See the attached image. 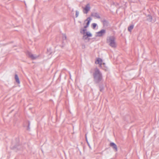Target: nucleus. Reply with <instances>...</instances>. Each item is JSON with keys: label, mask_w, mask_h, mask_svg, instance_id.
<instances>
[{"label": "nucleus", "mask_w": 159, "mask_h": 159, "mask_svg": "<svg viewBox=\"0 0 159 159\" xmlns=\"http://www.w3.org/2000/svg\"><path fill=\"white\" fill-rule=\"evenodd\" d=\"M110 146L112 147L115 151H117V148L116 145L114 143H111L110 144Z\"/></svg>", "instance_id": "obj_9"}, {"label": "nucleus", "mask_w": 159, "mask_h": 159, "mask_svg": "<svg viewBox=\"0 0 159 159\" xmlns=\"http://www.w3.org/2000/svg\"><path fill=\"white\" fill-rule=\"evenodd\" d=\"M115 39V38L114 36H109L107 38V42L111 47L115 48L116 46Z\"/></svg>", "instance_id": "obj_2"}, {"label": "nucleus", "mask_w": 159, "mask_h": 159, "mask_svg": "<svg viewBox=\"0 0 159 159\" xmlns=\"http://www.w3.org/2000/svg\"><path fill=\"white\" fill-rule=\"evenodd\" d=\"M28 54L29 56L33 60L37 58H38L39 57V56H37L35 55H34L32 54L30 52H28Z\"/></svg>", "instance_id": "obj_6"}, {"label": "nucleus", "mask_w": 159, "mask_h": 159, "mask_svg": "<svg viewBox=\"0 0 159 159\" xmlns=\"http://www.w3.org/2000/svg\"><path fill=\"white\" fill-rule=\"evenodd\" d=\"M15 79L16 80V82L18 83V84H20V81L19 80V78L18 77V76L17 74L15 75Z\"/></svg>", "instance_id": "obj_12"}, {"label": "nucleus", "mask_w": 159, "mask_h": 159, "mask_svg": "<svg viewBox=\"0 0 159 159\" xmlns=\"http://www.w3.org/2000/svg\"><path fill=\"white\" fill-rule=\"evenodd\" d=\"M49 51H50V49H49H49H47V52H48V54H51V52H49Z\"/></svg>", "instance_id": "obj_19"}, {"label": "nucleus", "mask_w": 159, "mask_h": 159, "mask_svg": "<svg viewBox=\"0 0 159 159\" xmlns=\"http://www.w3.org/2000/svg\"><path fill=\"white\" fill-rule=\"evenodd\" d=\"M79 14V12L77 11H76L75 16H76V17H77L78 16Z\"/></svg>", "instance_id": "obj_17"}, {"label": "nucleus", "mask_w": 159, "mask_h": 159, "mask_svg": "<svg viewBox=\"0 0 159 159\" xmlns=\"http://www.w3.org/2000/svg\"><path fill=\"white\" fill-rule=\"evenodd\" d=\"M89 147H90V148H91L90 147V146L89 145Z\"/></svg>", "instance_id": "obj_22"}, {"label": "nucleus", "mask_w": 159, "mask_h": 159, "mask_svg": "<svg viewBox=\"0 0 159 159\" xmlns=\"http://www.w3.org/2000/svg\"><path fill=\"white\" fill-rule=\"evenodd\" d=\"M94 81L96 83H98L101 81L102 79V73L97 68L95 69L93 74Z\"/></svg>", "instance_id": "obj_1"}, {"label": "nucleus", "mask_w": 159, "mask_h": 159, "mask_svg": "<svg viewBox=\"0 0 159 159\" xmlns=\"http://www.w3.org/2000/svg\"><path fill=\"white\" fill-rule=\"evenodd\" d=\"M63 40H66V35L65 34H63Z\"/></svg>", "instance_id": "obj_18"}, {"label": "nucleus", "mask_w": 159, "mask_h": 159, "mask_svg": "<svg viewBox=\"0 0 159 159\" xmlns=\"http://www.w3.org/2000/svg\"><path fill=\"white\" fill-rule=\"evenodd\" d=\"M91 20V18L90 17H89L85 20L84 23H85L86 21H87V22L86 23V25L84 26V28H86L89 26L90 22Z\"/></svg>", "instance_id": "obj_8"}, {"label": "nucleus", "mask_w": 159, "mask_h": 159, "mask_svg": "<svg viewBox=\"0 0 159 159\" xmlns=\"http://www.w3.org/2000/svg\"><path fill=\"white\" fill-rule=\"evenodd\" d=\"M83 12L84 14H87L90 9V5L89 3L87 4L85 7H83Z\"/></svg>", "instance_id": "obj_4"}, {"label": "nucleus", "mask_w": 159, "mask_h": 159, "mask_svg": "<svg viewBox=\"0 0 159 159\" xmlns=\"http://www.w3.org/2000/svg\"><path fill=\"white\" fill-rule=\"evenodd\" d=\"M92 25L93 28V29H94L95 28V27H96V26H97V24L95 23H93Z\"/></svg>", "instance_id": "obj_16"}, {"label": "nucleus", "mask_w": 159, "mask_h": 159, "mask_svg": "<svg viewBox=\"0 0 159 159\" xmlns=\"http://www.w3.org/2000/svg\"><path fill=\"white\" fill-rule=\"evenodd\" d=\"M102 22L103 26L104 27H107L108 26V22L106 20H104L102 21Z\"/></svg>", "instance_id": "obj_11"}, {"label": "nucleus", "mask_w": 159, "mask_h": 159, "mask_svg": "<svg viewBox=\"0 0 159 159\" xmlns=\"http://www.w3.org/2000/svg\"><path fill=\"white\" fill-rule=\"evenodd\" d=\"M91 16L95 19H100L101 18L99 14L97 12L92 13Z\"/></svg>", "instance_id": "obj_7"}, {"label": "nucleus", "mask_w": 159, "mask_h": 159, "mask_svg": "<svg viewBox=\"0 0 159 159\" xmlns=\"http://www.w3.org/2000/svg\"><path fill=\"white\" fill-rule=\"evenodd\" d=\"M86 31V28H84L83 29H81L80 32L81 33L83 34V35H84L86 33L85 32V31Z\"/></svg>", "instance_id": "obj_13"}, {"label": "nucleus", "mask_w": 159, "mask_h": 159, "mask_svg": "<svg viewBox=\"0 0 159 159\" xmlns=\"http://www.w3.org/2000/svg\"><path fill=\"white\" fill-rule=\"evenodd\" d=\"M95 63L99 64L100 67L105 70H106V68H105V64L104 63H102V61L101 59L100 58H98L96 61H95Z\"/></svg>", "instance_id": "obj_3"}, {"label": "nucleus", "mask_w": 159, "mask_h": 159, "mask_svg": "<svg viewBox=\"0 0 159 159\" xmlns=\"http://www.w3.org/2000/svg\"><path fill=\"white\" fill-rule=\"evenodd\" d=\"M103 90V88H101L100 89V91H102V90Z\"/></svg>", "instance_id": "obj_21"}, {"label": "nucleus", "mask_w": 159, "mask_h": 159, "mask_svg": "<svg viewBox=\"0 0 159 159\" xmlns=\"http://www.w3.org/2000/svg\"><path fill=\"white\" fill-rule=\"evenodd\" d=\"M30 124L29 123L28 125V129H30Z\"/></svg>", "instance_id": "obj_20"}, {"label": "nucleus", "mask_w": 159, "mask_h": 159, "mask_svg": "<svg viewBox=\"0 0 159 159\" xmlns=\"http://www.w3.org/2000/svg\"><path fill=\"white\" fill-rule=\"evenodd\" d=\"M134 27V25H132L130 26H129L128 28V30L129 31L131 32L132 30L133 29Z\"/></svg>", "instance_id": "obj_14"}, {"label": "nucleus", "mask_w": 159, "mask_h": 159, "mask_svg": "<svg viewBox=\"0 0 159 159\" xmlns=\"http://www.w3.org/2000/svg\"><path fill=\"white\" fill-rule=\"evenodd\" d=\"M92 36V34L89 32H87L85 34L83 35V39H86L88 37H91Z\"/></svg>", "instance_id": "obj_10"}, {"label": "nucleus", "mask_w": 159, "mask_h": 159, "mask_svg": "<svg viewBox=\"0 0 159 159\" xmlns=\"http://www.w3.org/2000/svg\"><path fill=\"white\" fill-rule=\"evenodd\" d=\"M106 33V30L104 29H102L100 31L96 33V35L98 37H102Z\"/></svg>", "instance_id": "obj_5"}, {"label": "nucleus", "mask_w": 159, "mask_h": 159, "mask_svg": "<svg viewBox=\"0 0 159 159\" xmlns=\"http://www.w3.org/2000/svg\"><path fill=\"white\" fill-rule=\"evenodd\" d=\"M147 20L149 22L152 21V16L150 15H148L147 16Z\"/></svg>", "instance_id": "obj_15"}]
</instances>
